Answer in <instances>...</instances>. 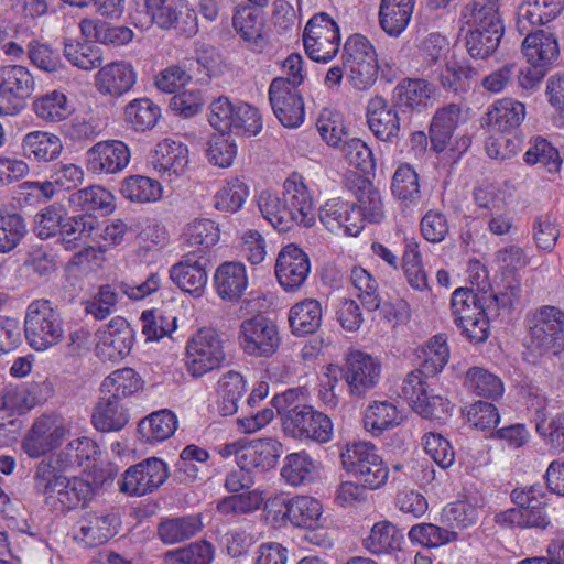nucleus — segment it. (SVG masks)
Masks as SVG:
<instances>
[{"label":"nucleus","instance_id":"35","mask_svg":"<svg viewBox=\"0 0 564 564\" xmlns=\"http://www.w3.org/2000/svg\"><path fill=\"white\" fill-rule=\"evenodd\" d=\"M487 124L494 131L509 132L517 129L525 118V106L513 98H501L487 110Z\"/></svg>","mask_w":564,"mask_h":564},{"label":"nucleus","instance_id":"62","mask_svg":"<svg viewBox=\"0 0 564 564\" xmlns=\"http://www.w3.org/2000/svg\"><path fill=\"white\" fill-rule=\"evenodd\" d=\"M214 557L215 549L212 543L199 541L167 551L164 561L170 564H210Z\"/></svg>","mask_w":564,"mask_h":564},{"label":"nucleus","instance_id":"13","mask_svg":"<svg viewBox=\"0 0 564 564\" xmlns=\"http://www.w3.org/2000/svg\"><path fill=\"white\" fill-rule=\"evenodd\" d=\"M237 340L240 349L253 358H269L281 344L278 326L263 316H253L241 322Z\"/></svg>","mask_w":564,"mask_h":564},{"label":"nucleus","instance_id":"14","mask_svg":"<svg viewBox=\"0 0 564 564\" xmlns=\"http://www.w3.org/2000/svg\"><path fill=\"white\" fill-rule=\"evenodd\" d=\"M145 13L162 30H178L187 35L197 31V14L187 0H144Z\"/></svg>","mask_w":564,"mask_h":564},{"label":"nucleus","instance_id":"58","mask_svg":"<svg viewBox=\"0 0 564 564\" xmlns=\"http://www.w3.org/2000/svg\"><path fill=\"white\" fill-rule=\"evenodd\" d=\"M465 386L473 393L488 399H498L505 392L502 380L496 373L481 367H473L467 370Z\"/></svg>","mask_w":564,"mask_h":564},{"label":"nucleus","instance_id":"32","mask_svg":"<svg viewBox=\"0 0 564 564\" xmlns=\"http://www.w3.org/2000/svg\"><path fill=\"white\" fill-rule=\"evenodd\" d=\"M283 453V445L275 438H259L243 446L238 465L245 468L267 470L274 467Z\"/></svg>","mask_w":564,"mask_h":564},{"label":"nucleus","instance_id":"40","mask_svg":"<svg viewBox=\"0 0 564 564\" xmlns=\"http://www.w3.org/2000/svg\"><path fill=\"white\" fill-rule=\"evenodd\" d=\"M522 51L528 64L549 66L558 54L555 37L542 30L525 32Z\"/></svg>","mask_w":564,"mask_h":564},{"label":"nucleus","instance_id":"17","mask_svg":"<svg viewBox=\"0 0 564 564\" xmlns=\"http://www.w3.org/2000/svg\"><path fill=\"white\" fill-rule=\"evenodd\" d=\"M150 164L165 182L183 177L189 164V151L181 141L166 138L155 144L150 155Z\"/></svg>","mask_w":564,"mask_h":564},{"label":"nucleus","instance_id":"23","mask_svg":"<svg viewBox=\"0 0 564 564\" xmlns=\"http://www.w3.org/2000/svg\"><path fill=\"white\" fill-rule=\"evenodd\" d=\"M170 279L181 291L194 297L203 296L208 282L204 257L197 252L186 253L170 268Z\"/></svg>","mask_w":564,"mask_h":564},{"label":"nucleus","instance_id":"21","mask_svg":"<svg viewBox=\"0 0 564 564\" xmlns=\"http://www.w3.org/2000/svg\"><path fill=\"white\" fill-rule=\"evenodd\" d=\"M269 99L279 121L289 128H295L304 121V102L295 88L289 87L283 77L274 78L269 87Z\"/></svg>","mask_w":564,"mask_h":564},{"label":"nucleus","instance_id":"15","mask_svg":"<svg viewBox=\"0 0 564 564\" xmlns=\"http://www.w3.org/2000/svg\"><path fill=\"white\" fill-rule=\"evenodd\" d=\"M531 326V346L539 354L557 355L564 349V312L552 305L538 310Z\"/></svg>","mask_w":564,"mask_h":564},{"label":"nucleus","instance_id":"8","mask_svg":"<svg viewBox=\"0 0 564 564\" xmlns=\"http://www.w3.org/2000/svg\"><path fill=\"white\" fill-rule=\"evenodd\" d=\"M467 111L456 104H448L436 110L430 126V139L434 151L449 149L462 154L467 151L471 140L466 134L455 135V131L467 122Z\"/></svg>","mask_w":564,"mask_h":564},{"label":"nucleus","instance_id":"36","mask_svg":"<svg viewBox=\"0 0 564 564\" xmlns=\"http://www.w3.org/2000/svg\"><path fill=\"white\" fill-rule=\"evenodd\" d=\"M485 499L478 496H469L446 505L441 513L443 524L453 529H468L475 525L479 519V510L484 508Z\"/></svg>","mask_w":564,"mask_h":564},{"label":"nucleus","instance_id":"22","mask_svg":"<svg viewBox=\"0 0 564 564\" xmlns=\"http://www.w3.org/2000/svg\"><path fill=\"white\" fill-rule=\"evenodd\" d=\"M130 159L131 153L124 142L100 141L87 150L86 166L94 174H116L127 167Z\"/></svg>","mask_w":564,"mask_h":564},{"label":"nucleus","instance_id":"60","mask_svg":"<svg viewBox=\"0 0 564 564\" xmlns=\"http://www.w3.org/2000/svg\"><path fill=\"white\" fill-rule=\"evenodd\" d=\"M0 85L14 99L30 96L34 89V79L28 68L20 65L0 67Z\"/></svg>","mask_w":564,"mask_h":564},{"label":"nucleus","instance_id":"28","mask_svg":"<svg viewBox=\"0 0 564 564\" xmlns=\"http://www.w3.org/2000/svg\"><path fill=\"white\" fill-rule=\"evenodd\" d=\"M564 9V0H525L517 10V30L530 32L553 21Z\"/></svg>","mask_w":564,"mask_h":564},{"label":"nucleus","instance_id":"26","mask_svg":"<svg viewBox=\"0 0 564 564\" xmlns=\"http://www.w3.org/2000/svg\"><path fill=\"white\" fill-rule=\"evenodd\" d=\"M367 123L373 135L387 143L400 140V117L398 111L388 101L375 96L367 104Z\"/></svg>","mask_w":564,"mask_h":564},{"label":"nucleus","instance_id":"18","mask_svg":"<svg viewBox=\"0 0 564 564\" xmlns=\"http://www.w3.org/2000/svg\"><path fill=\"white\" fill-rule=\"evenodd\" d=\"M381 375L379 360L360 350L350 351L343 368V377L354 397H364L373 389Z\"/></svg>","mask_w":564,"mask_h":564},{"label":"nucleus","instance_id":"6","mask_svg":"<svg viewBox=\"0 0 564 564\" xmlns=\"http://www.w3.org/2000/svg\"><path fill=\"white\" fill-rule=\"evenodd\" d=\"M343 64L347 79L358 90L369 89L378 77L373 45L361 34L350 35L344 45Z\"/></svg>","mask_w":564,"mask_h":564},{"label":"nucleus","instance_id":"50","mask_svg":"<svg viewBox=\"0 0 564 564\" xmlns=\"http://www.w3.org/2000/svg\"><path fill=\"white\" fill-rule=\"evenodd\" d=\"M403 540V533L394 524L380 521L373 524L364 545L373 554H390L401 549Z\"/></svg>","mask_w":564,"mask_h":564},{"label":"nucleus","instance_id":"5","mask_svg":"<svg viewBox=\"0 0 564 564\" xmlns=\"http://www.w3.org/2000/svg\"><path fill=\"white\" fill-rule=\"evenodd\" d=\"M24 332L33 349L47 350L64 338L65 329L61 313L48 300L32 301L26 307Z\"/></svg>","mask_w":564,"mask_h":564},{"label":"nucleus","instance_id":"9","mask_svg":"<svg viewBox=\"0 0 564 564\" xmlns=\"http://www.w3.org/2000/svg\"><path fill=\"white\" fill-rule=\"evenodd\" d=\"M225 359L224 343L214 329H199L186 344L185 367L194 378L219 368Z\"/></svg>","mask_w":564,"mask_h":564},{"label":"nucleus","instance_id":"64","mask_svg":"<svg viewBox=\"0 0 564 564\" xmlns=\"http://www.w3.org/2000/svg\"><path fill=\"white\" fill-rule=\"evenodd\" d=\"M64 56L73 66L84 70L97 68L102 63L100 48L88 42L67 41L64 45Z\"/></svg>","mask_w":564,"mask_h":564},{"label":"nucleus","instance_id":"52","mask_svg":"<svg viewBox=\"0 0 564 564\" xmlns=\"http://www.w3.org/2000/svg\"><path fill=\"white\" fill-rule=\"evenodd\" d=\"M236 32L248 42L253 50H261L265 43L262 35L263 21L259 11L251 7L237 8L232 18Z\"/></svg>","mask_w":564,"mask_h":564},{"label":"nucleus","instance_id":"4","mask_svg":"<svg viewBox=\"0 0 564 564\" xmlns=\"http://www.w3.org/2000/svg\"><path fill=\"white\" fill-rule=\"evenodd\" d=\"M267 517L275 527L290 524L307 531L322 530L327 521L322 502L305 495L270 500L267 505Z\"/></svg>","mask_w":564,"mask_h":564},{"label":"nucleus","instance_id":"10","mask_svg":"<svg viewBox=\"0 0 564 564\" xmlns=\"http://www.w3.org/2000/svg\"><path fill=\"white\" fill-rule=\"evenodd\" d=\"M400 397L424 419L444 421L451 415L452 408L448 400L430 390L426 377L420 370L406 375Z\"/></svg>","mask_w":564,"mask_h":564},{"label":"nucleus","instance_id":"27","mask_svg":"<svg viewBox=\"0 0 564 564\" xmlns=\"http://www.w3.org/2000/svg\"><path fill=\"white\" fill-rule=\"evenodd\" d=\"M137 82V73L130 63L111 62L95 75L96 89L105 96L120 97L131 90Z\"/></svg>","mask_w":564,"mask_h":564},{"label":"nucleus","instance_id":"63","mask_svg":"<svg viewBox=\"0 0 564 564\" xmlns=\"http://www.w3.org/2000/svg\"><path fill=\"white\" fill-rule=\"evenodd\" d=\"M408 535L412 543L423 545L427 549L438 547L458 539L456 531L441 528L433 523L415 524L411 528Z\"/></svg>","mask_w":564,"mask_h":564},{"label":"nucleus","instance_id":"43","mask_svg":"<svg viewBox=\"0 0 564 564\" xmlns=\"http://www.w3.org/2000/svg\"><path fill=\"white\" fill-rule=\"evenodd\" d=\"M322 306L317 300L305 299L295 303L289 312L291 330L296 336L315 333L322 324Z\"/></svg>","mask_w":564,"mask_h":564},{"label":"nucleus","instance_id":"44","mask_svg":"<svg viewBox=\"0 0 564 564\" xmlns=\"http://www.w3.org/2000/svg\"><path fill=\"white\" fill-rule=\"evenodd\" d=\"M402 415L398 408L389 401H373L364 412V426L373 436L398 426Z\"/></svg>","mask_w":564,"mask_h":564},{"label":"nucleus","instance_id":"41","mask_svg":"<svg viewBox=\"0 0 564 564\" xmlns=\"http://www.w3.org/2000/svg\"><path fill=\"white\" fill-rule=\"evenodd\" d=\"M318 476V464L307 453L297 452L285 456L281 468L282 479L290 486L307 485Z\"/></svg>","mask_w":564,"mask_h":564},{"label":"nucleus","instance_id":"11","mask_svg":"<svg viewBox=\"0 0 564 564\" xmlns=\"http://www.w3.org/2000/svg\"><path fill=\"white\" fill-rule=\"evenodd\" d=\"M70 436V426L61 416L37 417L22 440L21 448L30 458H40L58 448Z\"/></svg>","mask_w":564,"mask_h":564},{"label":"nucleus","instance_id":"38","mask_svg":"<svg viewBox=\"0 0 564 564\" xmlns=\"http://www.w3.org/2000/svg\"><path fill=\"white\" fill-rule=\"evenodd\" d=\"M113 194L100 185H91L78 189L69 195V206L75 210L100 212L104 215L111 214L116 208Z\"/></svg>","mask_w":564,"mask_h":564},{"label":"nucleus","instance_id":"56","mask_svg":"<svg viewBox=\"0 0 564 564\" xmlns=\"http://www.w3.org/2000/svg\"><path fill=\"white\" fill-rule=\"evenodd\" d=\"M182 238L188 246L209 249L219 242L220 229L213 219L195 218L185 225Z\"/></svg>","mask_w":564,"mask_h":564},{"label":"nucleus","instance_id":"48","mask_svg":"<svg viewBox=\"0 0 564 564\" xmlns=\"http://www.w3.org/2000/svg\"><path fill=\"white\" fill-rule=\"evenodd\" d=\"M121 195L133 203H155L163 196L162 184L149 176L131 175L121 182Z\"/></svg>","mask_w":564,"mask_h":564},{"label":"nucleus","instance_id":"39","mask_svg":"<svg viewBox=\"0 0 564 564\" xmlns=\"http://www.w3.org/2000/svg\"><path fill=\"white\" fill-rule=\"evenodd\" d=\"M128 409L120 401L104 398L95 406L91 422L102 433L121 431L129 422Z\"/></svg>","mask_w":564,"mask_h":564},{"label":"nucleus","instance_id":"3","mask_svg":"<svg viewBox=\"0 0 564 564\" xmlns=\"http://www.w3.org/2000/svg\"><path fill=\"white\" fill-rule=\"evenodd\" d=\"M292 398L293 391H288L272 400L278 412L282 414L284 433L297 440H312L318 443L329 442L333 437L330 419L306 404L289 408L288 403Z\"/></svg>","mask_w":564,"mask_h":564},{"label":"nucleus","instance_id":"45","mask_svg":"<svg viewBox=\"0 0 564 564\" xmlns=\"http://www.w3.org/2000/svg\"><path fill=\"white\" fill-rule=\"evenodd\" d=\"M22 149L28 158L39 162H50L61 154L63 143L56 134L36 130L24 137Z\"/></svg>","mask_w":564,"mask_h":564},{"label":"nucleus","instance_id":"55","mask_svg":"<svg viewBox=\"0 0 564 564\" xmlns=\"http://www.w3.org/2000/svg\"><path fill=\"white\" fill-rule=\"evenodd\" d=\"M249 196L248 185L238 177L227 180L214 195V207L223 213L240 210Z\"/></svg>","mask_w":564,"mask_h":564},{"label":"nucleus","instance_id":"1","mask_svg":"<svg viewBox=\"0 0 564 564\" xmlns=\"http://www.w3.org/2000/svg\"><path fill=\"white\" fill-rule=\"evenodd\" d=\"M258 206L262 216L280 231L293 225L311 227L316 220L313 192L299 173L285 178L281 196L269 191L261 192Z\"/></svg>","mask_w":564,"mask_h":564},{"label":"nucleus","instance_id":"29","mask_svg":"<svg viewBox=\"0 0 564 564\" xmlns=\"http://www.w3.org/2000/svg\"><path fill=\"white\" fill-rule=\"evenodd\" d=\"M118 523L113 514L88 513L79 521L74 540L86 547L102 545L117 533Z\"/></svg>","mask_w":564,"mask_h":564},{"label":"nucleus","instance_id":"34","mask_svg":"<svg viewBox=\"0 0 564 564\" xmlns=\"http://www.w3.org/2000/svg\"><path fill=\"white\" fill-rule=\"evenodd\" d=\"M433 87L424 79H403L393 89L394 106L403 111H422L431 104Z\"/></svg>","mask_w":564,"mask_h":564},{"label":"nucleus","instance_id":"46","mask_svg":"<svg viewBox=\"0 0 564 564\" xmlns=\"http://www.w3.org/2000/svg\"><path fill=\"white\" fill-rule=\"evenodd\" d=\"M246 390L247 381L240 372L228 370L221 375L217 382V394L223 415H232L238 411V403Z\"/></svg>","mask_w":564,"mask_h":564},{"label":"nucleus","instance_id":"51","mask_svg":"<svg viewBox=\"0 0 564 564\" xmlns=\"http://www.w3.org/2000/svg\"><path fill=\"white\" fill-rule=\"evenodd\" d=\"M98 227V220L91 214L65 219L62 226V243L67 250L88 246L91 234Z\"/></svg>","mask_w":564,"mask_h":564},{"label":"nucleus","instance_id":"57","mask_svg":"<svg viewBox=\"0 0 564 564\" xmlns=\"http://www.w3.org/2000/svg\"><path fill=\"white\" fill-rule=\"evenodd\" d=\"M160 117V107L145 97L131 100L124 108V120L135 131L152 129Z\"/></svg>","mask_w":564,"mask_h":564},{"label":"nucleus","instance_id":"25","mask_svg":"<svg viewBox=\"0 0 564 564\" xmlns=\"http://www.w3.org/2000/svg\"><path fill=\"white\" fill-rule=\"evenodd\" d=\"M99 454V446L94 440L79 436L40 463H48L53 470L69 471L95 462Z\"/></svg>","mask_w":564,"mask_h":564},{"label":"nucleus","instance_id":"54","mask_svg":"<svg viewBox=\"0 0 564 564\" xmlns=\"http://www.w3.org/2000/svg\"><path fill=\"white\" fill-rule=\"evenodd\" d=\"M202 529V521L197 516L164 519L158 527V535L165 544H175L191 539Z\"/></svg>","mask_w":564,"mask_h":564},{"label":"nucleus","instance_id":"42","mask_svg":"<svg viewBox=\"0 0 564 564\" xmlns=\"http://www.w3.org/2000/svg\"><path fill=\"white\" fill-rule=\"evenodd\" d=\"M495 522L503 528L518 527L521 529H546L551 521L545 512V506L533 508H510L498 512Z\"/></svg>","mask_w":564,"mask_h":564},{"label":"nucleus","instance_id":"24","mask_svg":"<svg viewBox=\"0 0 564 564\" xmlns=\"http://www.w3.org/2000/svg\"><path fill=\"white\" fill-rule=\"evenodd\" d=\"M319 220L336 235L358 236L364 229V218L354 204L343 199H330L319 210Z\"/></svg>","mask_w":564,"mask_h":564},{"label":"nucleus","instance_id":"47","mask_svg":"<svg viewBox=\"0 0 564 564\" xmlns=\"http://www.w3.org/2000/svg\"><path fill=\"white\" fill-rule=\"evenodd\" d=\"M354 194L357 199L356 209L361 214L365 221L381 223L384 218V206L382 195L371 182L366 178H359Z\"/></svg>","mask_w":564,"mask_h":564},{"label":"nucleus","instance_id":"53","mask_svg":"<svg viewBox=\"0 0 564 564\" xmlns=\"http://www.w3.org/2000/svg\"><path fill=\"white\" fill-rule=\"evenodd\" d=\"M35 115L46 122H61L73 113V106L61 90H52L33 102Z\"/></svg>","mask_w":564,"mask_h":564},{"label":"nucleus","instance_id":"31","mask_svg":"<svg viewBox=\"0 0 564 564\" xmlns=\"http://www.w3.org/2000/svg\"><path fill=\"white\" fill-rule=\"evenodd\" d=\"M218 296L225 301H238L248 288V275L243 263L227 261L218 265L214 274Z\"/></svg>","mask_w":564,"mask_h":564},{"label":"nucleus","instance_id":"30","mask_svg":"<svg viewBox=\"0 0 564 564\" xmlns=\"http://www.w3.org/2000/svg\"><path fill=\"white\" fill-rule=\"evenodd\" d=\"M499 8L500 3L496 0H473L462 11L464 28L466 30L505 32Z\"/></svg>","mask_w":564,"mask_h":564},{"label":"nucleus","instance_id":"12","mask_svg":"<svg viewBox=\"0 0 564 564\" xmlns=\"http://www.w3.org/2000/svg\"><path fill=\"white\" fill-rule=\"evenodd\" d=\"M303 44L311 59L317 63L330 62L340 46L337 23L326 13L315 14L305 26Z\"/></svg>","mask_w":564,"mask_h":564},{"label":"nucleus","instance_id":"33","mask_svg":"<svg viewBox=\"0 0 564 564\" xmlns=\"http://www.w3.org/2000/svg\"><path fill=\"white\" fill-rule=\"evenodd\" d=\"M416 0H381L378 19L380 28L389 35L398 37L409 26Z\"/></svg>","mask_w":564,"mask_h":564},{"label":"nucleus","instance_id":"59","mask_svg":"<svg viewBox=\"0 0 564 564\" xmlns=\"http://www.w3.org/2000/svg\"><path fill=\"white\" fill-rule=\"evenodd\" d=\"M33 34L28 28L4 25L0 28V53L8 59L20 61L30 48Z\"/></svg>","mask_w":564,"mask_h":564},{"label":"nucleus","instance_id":"37","mask_svg":"<svg viewBox=\"0 0 564 564\" xmlns=\"http://www.w3.org/2000/svg\"><path fill=\"white\" fill-rule=\"evenodd\" d=\"M177 427L176 414L163 409L143 417L138 424V434L143 442L156 444L170 438Z\"/></svg>","mask_w":564,"mask_h":564},{"label":"nucleus","instance_id":"19","mask_svg":"<svg viewBox=\"0 0 564 564\" xmlns=\"http://www.w3.org/2000/svg\"><path fill=\"white\" fill-rule=\"evenodd\" d=\"M96 354L102 360L120 361L133 346V329L122 316L112 317L96 333Z\"/></svg>","mask_w":564,"mask_h":564},{"label":"nucleus","instance_id":"2","mask_svg":"<svg viewBox=\"0 0 564 564\" xmlns=\"http://www.w3.org/2000/svg\"><path fill=\"white\" fill-rule=\"evenodd\" d=\"M53 470L47 463H39L34 471V490L43 496L45 503L62 510L84 507L93 497L88 481L78 477H66Z\"/></svg>","mask_w":564,"mask_h":564},{"label":"nucleus","instance_id":"20","mask_svg":"<svg viewBox=\"0 0 564 564\" xmlns=\"http://www.w3.org/2000/svg\"><path fill=\"white\" fill-rule=\"evenodd\" d=\"M274 272L284 291H297L303 286L311 272L310 258L301 248L290 243L280 250Z\"/></svg>","mask_w":564,"mask_h":564},{"label":"nucleus","instance_id":"49","mask_svg":"<svg viewBox=\"0 0 564 564\" xmlns=\"http://www.w3.org/2000/svg\"><path fill=\"white\" fill-rule=\"evenodd\" d=\"M143 387L141 377L132 368L112 371L101 383V391L110 399L119 401L139 392Z\"/></svg>","mask_w":564,"mask_h":564},{"label":"nucleus","instance_id":"61","mask_svg":"<svg viewBox=\"0 0 564 564\" xmlns=\"http://www.w3.org/2000/svg\"><path fill=\"white\" fill-rule=\"evenodd\" d=\"M380 457L376 446L371 442L355 441L347 443L340 452L344 469L351 476L376 462Z\"/></svg>","mask_w":564,"mask_h":564},{"label":"nucleus","instance_id":"16","mask_svg":"<svg viewBox=\"0 0 564 564\" xmlns=\"http://www.w3.org/2000/svg\"><path fill=\"white\" fill-rule=\"evenodd\" d=\"M169 465L161 458L150 457L130 466L122 475L120 491L141 497L155 491L169 478Z\"/></svg>","mask_w":564,"mask_h":564},{"label":"nucleus","instance_id":"7","mask_svg":"<svg viewBox=\"0 0 564 564\" xmlns=\"http://www.w3.org/2000/svg\"><path fill=\"white\" fill-rule=\"evenodd\" d=\"M451 312L456 325L471 341L482 343L489 336V321L481 299L468 288H457L451 299Z\"/></svg>","mask_w":564,"mask_h":564}]
</instances>
